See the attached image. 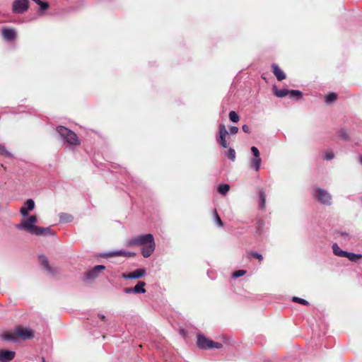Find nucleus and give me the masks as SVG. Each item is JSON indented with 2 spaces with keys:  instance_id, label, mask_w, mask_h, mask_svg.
Instances as JSON below:
<instances>
[{
  "instance_id": "obj_34",
  "label": "nucleus",
  "mask_w": 362,
  "mask_h": 362,
  "mask_svg": "<svg viewBox=\"0 0 362 362\" xmlns=\"http://www.w3.org/2000/svg\"><path fill=\"white\" fill-rule=\"evenodd\" d=\"M214 221L215 223L219 226V227H222L223 226V222L221 219V218L219 217L218 213H217V211L216 209H214Z\"/></svg>"
},
{
  "instance_id": "obj_10",
  "label": "nucleus",
  "mask_w": 362,
  "mask_h": 362,
  "mask_svg": "<svg viewBox=\"0 0 362 362\" xmlns=\"http://www.w3.org/2000/svg\"><path fill=\"white\" fill-rule=\"evenodd\" d=\"M14 333L23 340L31 339L34 337V331L30 328L17 327L15 329Z\"/></svg>"
},
{
  "instance_id": "obj_24",
  "label": "nucleus",
  "mask_w": 362,
  "mask_h": 362,
  "mask_svg": "<svg viewBox=\"0 0 362 362\" xmlns=\"http://www.w3.org/2000/svg\"><path fill=\"white\" fill-rule=\"evenodd\" d=\"M247 258H255V259H258L259 261H262L263 260V256L258 253L256 251H250V252H247Z\"/></svg>"
},
{
  "instance_id": "obj_42",
  "label": "nucleus",
  "mask_w": 362,
  "mask_h": 362,
  "mask_svg": "<svg viewBox=\"0 0 362 362\" xmlns=\"http://www.w3.org/2000/svg\"><path fill=\"white\" fill-rule=\"evenodd\" d=\"M28 211H29L25 208V206H22L20 210V213L23 217L28 216Z\"/></svg>"
},
{
  "instance_id": "obj_9",
  "label": "nucleus",
  "mask_w": 362,
  "mask_h": 362,
  "mask_svg": "<svg viewBox=\"0 0 362 362\" xmlns=\"http://www.w3.org/2000/svg\"><path fill=\"white\" fill-rule=\"evenodd\" d=\"M135 253L132 252H127L125 250H116L113 252H101L98 254V257H103V258H107V257H116V256H122V257H134L135 256Z\"/></svg>"
},
{
  "instance_id": "obj_13",
  "label": "nucleus",
  "mask_w": 362,
  "mask_h": 362,
  "mask_svg": "<svg viewBox=\"0 0 362 362\" xmlns=\"http://www.w3.org/2000/svg\"><path fill=\"white\" fill-rule=\"evenodd\" d=\"M210 342H211V340L206 337L204 334H199L197 335V344L199 349L204 350L210 349Z\"/></svg>"
},
{
  "instance_id": "obj_39",
  "label": "nucleus",
  "mask_w": 362,
  "mask_h": 362,
  "mask_svg": "<svg viewBox=\"0 0 362 362\" xmlns=\"http://www.w3.org/2000/svg\"><path fill=\"white\" fill-rule=\"evenodd\" d=\"M250 150L254 157H260L259 151L256 146H252Z\"/></svg>"
},
{
  "instance_id": "obj_30",
  "label": "nucleus",
  "mask_w": 362,
  "mask_h": 362,
  "mask_svg": "<svg viewBox=\"0 0 362 362\" xmlns=\"http://www.w3.org/2000/svg\"><path fill=\"white\" fill-rule=\"evenodd\" d=\"M338 136L340 139L343 140H348L349 139V132L346 129H341L338 132Z\"/></svg>"
},
{
  "instance_id": "obj_3",
  "label": "nucleus",
  "mask_w": 362,
  "mask_h": 362,
  "mask_svg": "<svg viewBox=\"0 0 362 362\" xmlns=\"http://www.w3.org/2000/svg\"><path fill=\"white\" fill-rule=\"evenodd\" d=\"M37 222V217L33 215L26 219H23L20 223L16 225V228L21 230H28L30 233L34 235L37 227V226H35Z\"/></svg>"
},
{
  "instance_id": "obj_33",
  "label": "nucleus",
  "mask_w": 362,
  "mask_h": 362,
  "mask_svg": "<svg viewBox=\"0 0 362 362\" xmlns=\"http://www.w3.org/2000/svg\"><path fill=\"white\" fill-rule=\"evenodd\" d=\"M292 301L294 302V303H300V304L304 305H309V302L308 301H307L306 300H305L303 298H300L296 297V296H293L292 298Z\"/></svg>"
},
{
  "instance_id": "obj_12",
  "label": "nucleus",
  "mask_w": 362,
  "mask_h": 362,
  "mask_svg": "<svg viewBox=\"0 0 362 362\" xmlns=\"http://www.w3.org/2000/svg\"><path fill=\"white\" fill-rule=\"evenodd\" d=\"M146 274V269L144 268L137 269L129 274L123 273L122 274V278L125 279H137L144 276Z\"/></svg>"
},
{
  "instance_id": "obj_8",
  "label": "nucleus",
  "mask_w": 362,
  "mask_h": 362,
  "mask_svg": "<svg viewBox=\"0 0 362 362\" xmlns=\"http://www.w3.org/2000/svg\"><path fill=\"white\" fill-rule=\"evenodd\" d=\"M39 260L44 269L46 270V272L49 276H55L58 274L59 271L57 268L52 267V266H50L49 261L45 255H40Z\"/></svg>"
},
{
  "instance_id": "obj_14",
  "label": "nucleus",
  "mask_w": 362,
  "mask_h": 362,
  "mask_svg": "<svg viewBox=\"0 0 362 362\" xmlns=\"http://www.w3.org/2000/svg\"><path fill=\"white\" fill-rule=\"evenodd\" d=\"M1 34L3 38L9 42L14 40L17 37L16 31L11 28H3Z\"/></svg>"
},
{
  "instance_id": "obj_20",
  "label": "nucleus",
  "mask_w": 362,
  "mask_h": 362,
  "mask_svg": "<svg viewBox=\"0 0 362 362\" xmlns=\"http://www.w3.org/2000/svg\"><path fill=\"white\" fill-rule=\"evenodd\" d=\"M59 221L61 223H71L74 220V217L69 214L66 213H60L59 214Z\"/></svg>"
},
{
  "instance_id": "obj_5",
  "label": "nucleus",
  "mask_w": 362,
  "mask_h": 362,
  "mask_svg": "<svg viewBox=\"0 0 362 362\" xmlns=\"http://www.w3.org/2000/svg\"><path fill=\"white\" fill-rule=\"evenodd\" d=\"M28 0H14L12 4V11L16 14L25 13L29 8Z\"/></svg>"
},
{
  "instance_id": "obj_28",
  "label": "nucleus",
  "mask_w": 362,
  "mask_h": 362,
  "mask_svg": "<svg viewBox=\"0 0 362 362\" xmlns=\"http://www.w3.org/2000/svg\"><path fill=\"white\" fill-rule=\"evenodd\" d=\"M337 94L334 93H329L325 97V103L329 104L337 100Z\"/></svg>"
},
{
  "instance_id": "obj_32",
  "label": "nucleus",
  "mask_w": 362,
  "mask_h": 362,
  "mask_svg": "<svg viewBox=\"0 0 362 362\" xmlns=\"http://www.w3.org/2000/svg\"><path fill=\"white\" fill-rule=\"evenodd\" d=\"M227 157L228 159H230L232 161H234L235 160L236 153L235 151L233 148H230L227 151Z\"/></svg>"
},
{
  "instance_id": "obj_38",
  "label": "nucleus",
  "mask_w": 362,
  "mask_h": 362,
  "mask_svg": "<svg viewBox=\"0 0 362 362\" xmlns=\"http://www.w3.org/2000/svg\"><path fill=\"white\" fill-rule=\"evenodd\" d=\"M39 6H40V12H43L45 11V10L48 9L49 7V4L48 2L47 1H42L40 4H39Z\"/></svg>"
},
{
  "instance_id": "obj_23",
  "label": "nucleus",
  "mask_w": 362,
  "mask_h": 362,
  "mask_svg": "<svg viewBox=\"0 0 362 362\" xmlns=\"http://www.w3.org/2000/svg\"><path fill=\"white\" fill-rule=\"evenodd\" d=\"M344 257L348 258L351 262H356L357 260L362 258V255L355 254L354 252L346 251Z\"/></svg>"
},
{
  "instance_id": "obj_18",
  "label": "nucleus",
  "mask_w": 362,
  "mask_h": 362,
  "mask_svg": "<svg viewBox=\"0 0 362 362\" xmlns=\"http://www.w3.org/2000/svg\"><path fill=\"white\" fill-rule=\"evenodd\" d=\"M261 162L262 159L260 157H253L250 160V165L257 172L259 170Z\"/></svg>"
},
{
  "instance_id": "obj_43",
  "label": "nucleus",
  "mask_w": 362,
  "mask_h": 362,
  "mask_svg": "<svg viewBox=\"0 0 362 362\" xmlns=\"http://www.w3.org/2000/svg\"><path fill=\"white\" fill-rule=\"evenodd\" d=\"M242 129L245 133H250V128L248 125L244 124L242 126Z\"/></svg>"
},
{
  "instance_id": "obj_25",
  "label": "nucleus",
  "mask_w": 362,
  "mask_h": 362,
  "mask_svg": "<svg viewBox=\"0 0 362 362\" xmlns=\"http://www.w3.org/2000/svg\"><path fill=\"white\" fill-rule=\"evenodd\" d=\"M259 208L264 209L266 204V194L264 191L261 190L259 192Z\"/></svg>"
},
{
  "instance_id": "obj_6",
  "label": "nucleus",
  "mask_w": 362,
  "mask_h": 362,
  "mask_svg": "<svg viewBox=\"0 0 362 362\" xmlns=\"http://www.w3.org/2000/svg\"><path fill=\"white\" fill-rule=\"evenodd\" d=\"M105 266L102 264L95 266L86 272V281H92L95 280L99 276V275L105 270Z\"/></svg>"
},
{
  "instance_id": "obj_47",
  "label": "nucleus",
  "mask_w": 362,
  "mask_h": 362,
  "mask_svg": "<svg viewBox=\"0 0 362 362\" xmlns=\"http://www.w3.org/2000/svg\"><path fill=\"white\" fill-rule=\"evenodd\" d=\"M42 362H46L44 357L42 358Z\"/></svg>"
},
{
  "instance_id": "obj_11",
  "label": "nucleus",
  "mask_w": 362,
  "mask_h": 362,
  "mask_svg": "<svg viewBox=\"0 0 362 362\" xmlns=\"http://www.w3.org/2000/svg\"><path fill=\"white\" fill-rule=\"evenodd\" d=\"M146 286V283L142 281H139L137 282L136 285L134 287H127L123 289V292L126 294H132V293H145L146 289L144 286Z\"/></svg>"
},
{
  "instance_id": "obj_16",
  "label": "nucleus",
  "mask_w": 362,
  "mask_h": 362,
  "mask_svg": "<svg viewBox=\"0 0 362 362\" xmlns=\"http://www.w3.org/2000/svg\"><path fill=\"white\" fill-rule=\"evenodd\" d=\"M15 356L16 353L13 351L0 349V361H10Z\"/></svg>"
},
{
  "instance_id": "obj_17",
  "label": "nucleus",
  "mask_w": 362,
  "mask_h": 362,
  "mask_svg": "<svg viewBox=\"0 0 362 362\" xmlns=\"http://www.w3.org/2000/svg\"><path fill=\"white\" fill-rule=\"evenodd\" d=\"M272 68L273 73L278 81H282L286 78L285 73L279 68L276 64H272Z\"/></svg>"
},
{
  "instance_id": "obj_37",
  "label": "nucleus",
  "mask_w": 362,
  "mask_h": 362,
  "mask_svg": "<svg viewBox=\"0 0 362 362\" xmlns=\"http://www.w3.org/2000/svg\"><path fill=\"white\" fill-rule=\"evenodd\" d=\"M223 346L222 344L219 342H216L211 340V342H210V349H221Z\"/></svg>"
},
{
  "instance_id": "obj_29",
  "label": "nucleus",
  "mask_w": 362,
  "mask_h": 362,
  "mask_svg": "<svg viewBox=\"0 0 362 362\" xmlns=\"http://www.w3.org/2000/svg\"><path fill=\"white\" fill-rule=\"evenodd\" d=\"M0 155L4 156L6 158H13V154L8 151L6 147L0 144Z\"/></svg>"
},
{
  "instance_id": "obj_1",
  "label": "nucleus",
  "mask_w": 362,
  "mask_h": 362,
  "mask_svg": "<svg viewBox=\"0 0 362 362\" xmlns=\"http://www.w3.org/2000/svg\"><path fill=\"white\" fill-rule=\"evenodd\" d=\"M128 246H144L141 255L144 257H149L155 250L156 243L154 237L151 233L142 234L131 238L127 242Z\"/></svg>"
},
{
  "instance_id": "obj_7",
  "label": "nucleus",
  "mask_w": 362,
  "mask_h": 362,
  "mask_svg": "<svg viewBox=\"0 0 362 362\" xmlns=\"http://www.w3.org/2000/svg\"><path fill=\"white\" fill-rule=\"evenodd\" d=\"M228 132L223 124H220L218 126V136L216 138L217 143L221 145L223 148H226L228 146V144L226 139Z\"/></svg>"
},
{
  "instance_id": "obj_19",
  "label": "nucleus",
  "mask_w": 362,
  "mask_h": 362,
  "mask_svg": "<svg viewBox=\"0 0 362 362\" xmlns=\"http://www.w3.org/2000/svg\"><path fill=\"white\" fill-rule=\"evenodd\" d=\"M274 94L278 98H284L288 95V90L287 89H277L276 86H273Z\"/></svg>"
},
{
  "instance_id": "obj_40",
  "label": "nucleus",
  "mask_w": 362,
  "mask_h": 362,
  "mask_svg": "<svg viewBox=\"0 0 362 362\" xmlns=\"http://www.w3.org/2000/svg\"><path fill=\"white\" fill-rule=\"evenodd\" d=\"M334 157V155L333 152L330 151H327L325 153L324 158L327 160H330L333 159Z\"/></svg>"
},
{
  "instance_id": "obj_22",
  "label": "nucleus",
  "mask_w": 362,
  "mask_h": 362,
  "mask_svg": "<svg viewBox=\"0 0 362 362\" xmlns=\"http://www.w3.org/2000/svg\"><path fill=\"white\" fill-rule=\"evenodd\" d=\"M332 250H333V253L336 255V256H338V257H345V254H346V252L345 250H341L339 245H337V243H334L332 245Z\"/></svg>"
},
{
  "instance_id": "obj_49",
  "label": "nucleus",
  "mask_w": 362,
  "mask_h": 362,
  "mask_svg": "<svg viewBox=\"0 0 362 362\" xmlns=\"http://www.w3.org/2000/svg\"><path fill=\"white\" fill-rule=\"evenodd\" d=\"M361 163H362V158L361 159Z\"/></svg>"
},
{
  "instance_id": "obj_15",
  "label": "nucleus",
  "mask_w": 362,
  "mask_h": 362,
  "mask_svg": "<svg viewBox=\"0 0 362 362\" xmlns=\"http://www.w3.org/2000/svg\"><path fill=\"white\" fill-rule=\"evenodd\" d=\"M34 235L38 236H54L55 232L51 229V226L46 228L37 226Z\"/></svg>"
},
{
  "instance_id": "obj_4",
  "label": "nucleus",
  "mask_w": 362,
  "mask_h": 362,
  "mask_svg": "<svg viewBox=\"0 0 362 362\" xmlns=\"http://www.w3.org/2000/svg\"><path fill=\"white\" fill-rule=\"evenodd\" d=\"M313 197L322 204L327 206L332 204V195L326 189L315 187L313 191Z\"/></svg>"
},
{
  "instance_id": "obj_31",
  "label": "nucleus",
  "mask_w": 362,
  "mask_h": 362,
  "mask_svg": "<svg viewBox=\"0 0 362 362\" xmlns=\"http://www.w3.org/2000/svg\"><path fill=\"white\" fill-rule=\"evenodd\" d=\"M228 116L230 120L235 123L238 122L240 119V117L238 116V115L236 113V112L233 110L230 111Z\"/></svg>"
},
{
  "instance_id": "obj_36",
  "label": "nucleus",
  "mask_w": 362,
  "mask_h": 362,
  "mask_svg": "<svg viewBox=\"0 0 362 362\" xmlns=\"http://www.w3.org/2000/svg\"><path fill=\"white\" fill-rule=\"evenodd\" d=\"M245 274H246V270L239 269V270L234 272L233 273L232 276L233 279H237V278L244 276Z\"/></svg>"
},
{
  "instance_id": "obj_44",
  "label": "nucleus",
  "mask_w": 362,
  "mask_h": 362,
  "mask_svg": "<svg viewBox=\"0 0 362 362\" xmlns=\"http://www.w3.org/2000/svg\"><path fill=\"white\" fill-rule=\"evenodd\" d=\"M238 132V128L237 127L233 126L230 128V133L231 134H236Z\"/></svg>"
},
{
  "instance_id": "obj_41",
  "label": "nucleus",
  "mask_w": 362,
  "mask_h": 362,
  "mask_svg": "<svg viewBox=\"0 0 362 362\" xmlns=\"http://www.w3.org/2000/svg\"><path fill=\"white\" fill-rule=\"evenodd\" d=\"M257 224V227L256 233L258 235H261L262 234V228L263 227V222L262 221H259Z\"/></svg>"
},
{
  "instance_id": "obj_46",
  "label": "nucleus",
  "mask_w": 362,
  "mask_h": 362,
  "mask_svg": "<svg viewBox=\"0 0 362 362\" xmlns=\"http://www.w3.org/2000/svg\"><path fill=\"white\" fill-rule=\"evenodd\" d=\"M340 235L342 237H348L349 236V234L346 232H341V233H340Z\"/></svg>"
},
{
  "instance_id": "obj_2",
  "label": "nucleus",
  "mask_w": 362,
  "mask_h": 362,
  "mask_svg": "<svg viewBox=\"0 0 362 362\" xmlns=\"http://www.w3.org/2000/svg\"><path fill=\"white\" fill-rule=\"evenodd\" d=\"M57 133L60 138L66 143L71 146H78L81 141L78 136L71 129L64 126L59 125L56 128Z\"/></svg>"
},
{
  "instance_id": "obj_27",
  "label": "nucleus",
  "mask_w": 362,
  "mask_h": 362,
  "mask_svg": "<svg viewBox=\"0 0 362 362\" xmlns=\"http://www.w3.org/2000/svg\"><path fill=\"white\" fill-rule=\"evenodd\" d=\"M288 94L291 98H296V100L301 99L303 97V93L298 90H289Z\"/></svg>"
},
{
  "instance_id": "obj_45",
  "label": "nucleus",
  "mask_w": 362,
  "mask_h": 362,
  "mask_svg": "<svg viewBox=\"0 0 362 362\" xmlns=\"http://www.w3.org/2000/svg\"><path fill=\"white\" fill-rule=\"evenodd\" d=\"M98 316L102 320H105L106 317L103 314H98Z\"/></svg>"
},
{
  "instance_id": "obj_26",
  "label": "nucleus",
  "mask_w": 362,
  "mask_h": 362,
  "mask_svg": "<svg viewBox=\"0 0 362 362\" xmlns=\"http://www.w3.org/2000/svg\"><path fill=\"white\" fill-rule=\"evenodd\" d=\"M229 189H230V185L228 184L219 185L218 187V189H217L218 193H220L221 194H223V195L226 194L228 193V192L229 191Z\"/></svg>"
},
{
  "instance_id": "obj_48",
  "label": "nucleus",
  "mask_w": 362,
  "mask_h": 362,
  "mask_svg": "<svg viewBox=\"0 0 362 362\" xmlns=\"http://www.w3.org/2000/svg\"><path fill=\"white\" fill-rule=\"evenodd\" d=\"M1 362H9V361H1Z\"/></svg>"
},
{
  "instance_id": "obj_21",
  "label": "nucleus",
  "mask_w": 362,
  "mask_h": 362,
  "mask_svg": "<svg viewBox=\"0 0 362 362\" xmlns=\"http://www.w3.org/2000/svg\"><path fill=\"white\" fill-rule=\"evenodd\" d=\"M0 338L1 340L6 341H11V342H16L17 341L16 337L13 334L9 333V332L1 334Z\"/></svg>"
},
{
  "instance_id": "obj_35",
  "label": "nucleus",
  "mask_w": 362,
  "mask_h": 362,
  "mask_svg": "<svg viewBox=\"0 0 362 362\" xmlns=\"http://www.w3.org/2000/svg\"><path fill=\"white\" fill-rule=\"evenodd\" d=\"M24 206H25V208L28 211H32L34 209V207H35V202H34V201L32 199H28L25 202Z\"/></svg>"
}]
</instances>
